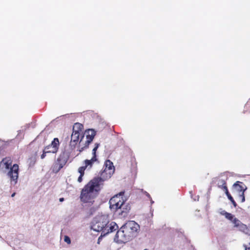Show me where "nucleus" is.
<instances>
[{"label":"nucleus","instance_id":"a211bd4d","mask_svg":"<svg viewBox=\"0 0 250 250\" xmlns=\"http://www.w3.org/2000/svg\"><path fill=\"white\" fill-rule=\"evenodd\" d=\"M48 148H46V147H44L43 150V153L41 155V158L42 159H43L45 158V157L46 156V153H51V152H50V150H48Z\"/></svg>","mask_w":250,"mask_h":250},{"label":"nucleus","instance_id":"b1692460","mask_svg":"<svg viewBox=\"0 0 250 250\" xmlns=\"http://www.w3.org/2000/svg\"><path fill=\"white\" fill-rule=\"evenodd\" d=\"M83 175H80V176L78 177V181L79 182V183H81L82 181V177Z\"/></svg>","mask_w":250,"mask_h":250},{"label":"nucleus","instance_id":"5701e85b","mask_svg":"<svg viewBox=\"0 0 250 250\" xmlns=\"http://www.w3.org/2000/svg\"><path fill=\"white\" fill-rule=\"evenodd\" d=\"M243 246L245 250H250V243H249V247L247 246L246 245H244Z\"/></svg>","mask_w":250,"mask_h":250},{"label":"nucleus","instance_id":"ddd939ff","mask_svg":"<svg viewBox=\"0 0 250 250\" xmlns=\"http://www.w3.org/2000/svg\"><path fill=\"white\" fill-rule=\"evenodd\" d=\"M115 239L118 242L123 243H125L129 241L128 236L125 233V229H122V227L117 231L115 237Z\"/></svg>","mask_w":250,"mask_h":250},{"label":"nucleus","instance_id":"4468645a","mask_svg":"<svg viewBox=\"0 0 250 250\" xmlns=\"http://www.w3.org/2000/svg\"><path fill=\"white\" fill-rule=\"evenodd\" d=\"M60 146V142L59 139L57 138H55L51 142V144L46 146V148L51 147V149L50 150L52 153H56L59 148Z\"/></svg>","mask_w":250,"mask_h":250},{"label":"nucleus","instance_id":"dca6fc26","mask_svg":"<svg viewBox=\"0 0 250 250\" xmlns=\"http://www.w3.org/2000/svg\"><path fill=\"white\" fill-rule=\"evenodd\" d=\"M98 160L97 158H95V156H92V158L90 160H85L84 161V164L85 167H87L88 166H90V167L92 166V164L97 161Z\"/></svg>","mask_w":250,"mask_h":250},{"label":"nucleus","instance_id":"393cba45","mask_svg":"<svg viewBox=\"0 0 250 250\" xmlns=\"http://www.w3.org/2000/svg\"><path fill=\"white\" fill-rule=\"evenodd\" d=\"M64 198H60L59 199V201H60V202H63V201H64Z\"/></svg>","mask_w":250,"mask_h":250},{"label":"nucleus","instance_id":"bb28decb","mask_svg":"<svg viewBox=\"0 0 250 250\" xmlns=\"http://www.w3.org/2000/svg\"><path fill=\"white\" fill-rule=\"evenodd\" d=\"M51 149V147L48 148V150H50Z\"/></svg>","mask_w":250,"mask_h":250},{"label":"nucleus","instance_id":"423d86ee","mask_svg":"<svg viewBox=\"0 0 250 250\" xmlns=\"http://www.w3.org/2000/svg\"><path fill=\"white\" fill-rule=\"evenodd\" d=\"M96 135V131L93 129H89L85 131L80 140L79 144L81 147L80 151L88 147Z\"/></svg>","mask_w":250,"mask_h":250},{"label":"nucleus","instance_id":"2eb2a0df","mask_svg":"<svg viewBox=\"0 0 250 250\" xmlns=\"http://www.w3.org/2000/svg\"><path fill=\"white\" fill-rule=\"evenodd\" d=\"M233 187L236 191L239 193L242 192H245V191L247 189V187L245 184L241 182L237 181L233 185Z\"/></svg>","mask_w":250,"mask_h":250},{"label":"nucleus","instance_id":"cd10ccee","mask_svg":"<svg viewBox=\"0 0 250 250\" xmlns=\"http://www.w3.org/2000/svg\"><path fill=\"white\" fill-rule=\"evenodd\" d=\"M144 250H148V249H145Z\"/></svg>","mask_w":250,"mask_h":250},{"label":"nucleus","instance_id":"39448f33","mask_svg":"<svg viewBox=\"0 0 250 250\" xmlns=\"http://www.w3.org/2000/svg\"><path fill=\"white\" fill-rule=\"evenodd\" d=\"M220 213L221 215H224L226 219L232 223L234 228H236L238 230L245 233V234H249V229L247 226L243 223L238 219L235 217L234 215L224 210L221 211Z\"/></svg>","mask_w":250,"mask_h":250},{"label":"nucleus","instance_id":"f8f14e48","mask_svg":"<svg viewBox=\"0 0 250 250\" xmlns=\"http://www.w3.org/2000/svg\"><path fill=\"white\" fill-rule=\"evenodd\" d=\"M106 220L104 219L101 218L99 221L95 222L91 226V229L95 231H102L103 232V230L105 226H106Z\"/></svg>","mask_w":250,"mask_h":250},{"label":"nucleus","instance_id":"4be33fe9","mask_svg":"<svg viewBox=\"0 0 250 250\" xmlns=\"http://www.w3.org/2000/svg\"><path fill=\"white\" fill-rule=\"evenodd\" d=\"M64 241L68 244H70L71 243L70 238L67 235L64 236Z\"/></svg>","mask_w":250,"mask_h":250},{"label":"nucleus","instance_id":"1a4fd4ad","mask_svg":"<svg viewBox=\"0 0 250 250\" xmlns=\"http://www.w3.org/2000/svg\"><path fill=\"white\" fill-rule=\"evenodd\" d=\"M110 208L113 209L117 210L122 208L124 204V199L121 194L116 195L109 200Z\"/></svg>","mask_w":250,"mask_h":250},{"label":"nucleus","instance_id":"f257e3e1","mask_svg":"<svg viewBox=\"0 0 250 250\" xmlns=\"http://www.w3.org/2000/svg\"><path fill=\"white\" fill-rule=\"evenodd\" d=\"M101 182L97 179L90 181L83 188L80 199L84 203H93L94 198L101 189Z\"/></svg>","mask_w":250,"mask_h":250},{"label":"nucleus","instance_id":"6e6552de","mask_svg":"<svg viewBox=\"0 0 250 250\" xmlns=\"http://www.w3.org/2000/svg\"><path fill=\"white\" fill-rule=\"evenodd\" d=\"M139 228V225L134 221H128L122 226V229H125V233L128 236L129 240L134 236Z\"/></svg>","mask_w":250,"mask_h":250},{"label":"nucleus","instance_id":"412c9836","mask_svg":"<svg viewBox=\"0 0 250 250\" xmlns=\"http://www.w3.org/2000/svg\"><path fill=\"white\" fill-rule=\"evenodd\" d=\"M86 167H81L79 168L78 171L80 173V175H83L84 174V170L85 169Z\"/></svg>","mask_w":250,"mask_h":250},{"label":"nucleus","instance_id":"9b49d317","mask_svg":"<svg viewBox=\"0 0 250 250\" xmlns=\"http://www.w3.org/2000/svg\"><path fill=\"white\" fill-rule=\"evenodd\" d=\"M118 229V226L116 223L114 222H111L110 223L106 222V226H105L103 232H102L101 235L98 238V243H99L100 239L101 237L105 236L109 233H111L114 231Z\"/></svg>","mask_w":250,"mask_h":250},{"label":"nucleus","instance_id":"a878e982","mask_svg":"<svg viewBox=\"0 0 250 250\" xmlns=\"http://www.w3.org/2000/svg\"><path fill=\"white\" fill-rule=\"evenodd\" d=\"M15 194H16V193L14 192V193H13L11 195V196H12V197H14V196L15 195Z\"/></svg>","mask_w":250,"mask_h":250},{"label":"nucleus","instance_id":"9d476101","mask_svg":"<svg viewBox=\"0 0 250 250\" xmlns=\"http://www.w3.org/2000/svg\"><path fill=\"white\" fill-rule=\"evenodd\" d=\"M224 174H221L218 177H215L214 179V182L216 184L218 188L222 189L225 192L228 190L227 180V178H223Z\"/></svg>","mask_w":250,"mask_h":250},{"label":"nucleus","instance_id":"7ed1b4c3","mask_svg":"<svg viewBox=\"0 0 250 250\" xmlns=\"http://www.w3.org/2000/svg\"><path fill=\"white\" fill-rule=\"evenodd\" d=\"M70 154L71 152L68 149H64L62 151L52 167V170L53 173H58L63 167L69 160Z\"/></svg>","mask_w":250,"mask_h":250},{"label":"nucleus","instance_id":"aec40b11","mask_svg":"<svg viewBox=\"0 0 250 250\" xmlns=\"http://www.w3.org/2000/svg\"><path fill=\"white\" fill-rule=\"evenodd\" d=\"M239 198L242 203H243L245 201V197L244 192H242L241 193H239Z\"/></svg>","mask_w":250,"mask_h":250},{"label":"nucleus","instance_id":"20e7f679","mask_svg":"<svg viewBox=\"0 0 250 250\" xmlns=\"http://www.w3.org/2000/svg\"><path fill=\"white\" fill-rule=\"evenodd\" d=\"M115 172V167L113 163L109 160L105 161L103 170L100 173V176L95 177L94 179L99 180L101 182V186L103 187L104 182L109 179Z\"/></svg>","mask_w":250,"mask_h":250},{"label":"nucleus","instance_id":"0eeeda50","mask_svg":"<svg viewBox=\"0 0 250 250\" xmlns=\"http://www.w3.org/2000/svg\"><path fill=\"white\" fill-rule=\"evenodd\" d=\"M83 125L80 123H75L73 126V132L71 134L70 146L71 148H75L78 143L79 142L80 136H82V128Z\"/></svg>","mask_w":250,"mask_h":250},{"label":"nucleus","instance_id":"f3484780","mask_svg":"<svg viewBox=\"0 0 250 250\" xmlns=\"http://www.w3.org/2000/svg\"><path fill=\"white\" fill-rule=\"evenodd\" d=\"M225 193H226V195L227 196L228 199L230 201V202L233 205V206L235 208H236L237 207V205L236 203L235 202V201H234V200L233 199V197L231 196V195L229 193V190L225 192Z\"/></svg>","mask_w":250,"mask_h":250},{"label":"nucleus","instance_id":"6ab92c4d","mask_svg":"<svg viewBox=\"0 0 250 250\" xmlns=\"http://www.w3.org/2000/svg\"><path fill=\"white\" fill-rule=\"evenodd\" d=\"M99 146H100L99 144L96 143L95 144V147H94V148L92 150V155H93V156H95V158H97L96 151H97V149L98 148Z\"/></svg>","mask_w":250,"mask_h":250},{"label":"nucleus","instance_id":"f03ea898","mask_svg":"<svg viewBox=\"0 0 250 250\" xmlns=\"http://www.w3.org/2000/svg\"><path fill=\"white\" fill-rule=\"evenodd\" d=\"M6 169H9L7 175L10 178L11 185H15L17 183L19 177V167L18 164H14L12 166V160L10 157H5L1 161Z\"/></svg>","mask_w":250,"mask_h":250}]
</instances>
